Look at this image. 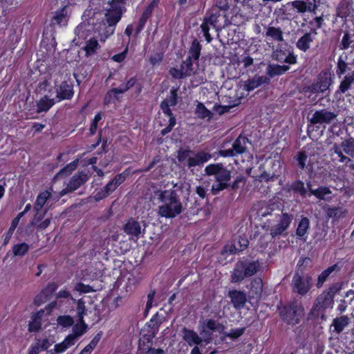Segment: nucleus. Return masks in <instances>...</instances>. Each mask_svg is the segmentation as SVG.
<instances>
[{
  "label": "nucleus",
  "instance_id": "22",
  "mask_svg": "<svg viewBox=\"0 0 354 354\" xmlns=\"http://www.w3.org/2000/svg\"><path fill=\"white\" fill-rule=\"evenodd\" d=\"M229 297L234 308L236 309L243 308L246 302L245 294L239 290L230 291Z\"/></svg>",
  "mask_w": 354,
  "mask_h": 354
},
{
  "label": "nucleus",
  "instance_id": "28",
  "mask_svg": "<svg viewBox=\"0 0 354 354\" xmlns=\"http://www.w3.org/2000/svg\"><path fill=\"white\" fill-rule=\"evenodd\" d=\"M55 102L54 98H50L47 95H44L37 103V113L46 112Z\"/></svg>",
  "mask_w": 354,
  "mask_h": 354
},
{
  "label": "nucleus",
  "instance_id": "54",
  "mask_svg": "<svg viewBox=\"0 0 354 354\" xmlns=\"http://www.w3.org/2000/svg\"><path fill=\"white\" fill-rule=\"evenodd\" d=\"M57 322L64 327H68L73 324V319L70 316H59L57 318Z\"/></svg>",
  "mask_w": 354,
  "mask_h": 354
},
{
  "label": "nucleus",
  "instance_id": "7",
  "mask_svg": "<svg viewBox=\"0 0 354 354\" xmlns=\"http://www.w3.org/2000/svg\"><path fill=\"white\" fill-rule=\"evenodd\" d=\"M312 284V277L308 274L300 276L298 274H295L292 278V285L293 290L301 295H306L311 288Z\"/></svg>",
  "mask_w": 354,
  "mask_h": 354
},
{
  "label": "nucleus",
  "instance_id": "23",
  "mask_svg": "<svg viewBox=\"0 0 354 354\" xmlns=\"http://www.w3.org/2000/svg\"><path fill=\"white\" fill-rule=\"evenodd\" d=\"M73 337L67 336L62 342L55 345L53 349L48 351L49 354H60L64 352L67 348L74 345Z\"/></svg>",
  "mask_w": 354,
  "mask_h": 354
},
{
  "label": "nucleus",
  "instance_id": "63",
  "mask_svg": "<svg viewBox=\"0 0 354 354\" xmlns=\"http://www.w3.org/2000/svg\"><path fill=\"white\" fill-rule=\"evenodd\" d=\"M156 6V2L153 1L151 2L147 8L143 11L142 15L141 16L142 19H145V20H147V19L151 16L152 10Z\"/></svg>",
  "mask_w": 354,
  "mask_h": 354
},
{
  "label": "nucleus",
  "instance_id": "39",
  "mask_svg": "<svg viewBox=\"0 0 354 354\" xmlns=\"http://www.w3.org/2000/svg\"><path fill=\"white\" fill-rule=\"evenodd\" d=\"M78 164V160H75L71 163L68 164L65 167H64L60 171L56 174L54 177V180L58 178L59 176H66L69 175L73 171H74Z\"/></svg>",
  "mask_w": 354,
  "mask_h": 354
},
{
  "label": "nucleus",
  "instance_id": "31",
  "mask_svg": "<svg viewBox=\"0 0 354 354\" xmlns=\"http://www.w3.org/2000/svg\"><path fill=\"white\" fill-rule=\"evenodd\" d=\"M117 187L110 181L106 186L101 189L94 196V199L96 201H99L106 197L116 189Z\"/></svg>",
  "mask_w": 354,
  "mask_h": 354
},
{
  "label": "nucleus",
  "instance_id": "29",
  "mask_svg": "<svg viewBox=\"0 0 354 354\" xmlns=\"http://www.w3.org/2000/svg\"><path fill=\"white\" fill-rule=\"evenodd\" d=\"M68 6H64L62 10L56 12L53 18V23L59 26H65L68 21Z\"/></svg>",
  "mask_w": 354,
  "mask_h": 354
},
{
  "label": "nucleus",
  "instance_id": "55",
  "mask_svg": "<svg viewBox=\"0 0 354 354\" xmlns=\"http://www.w3.org/2000/svg\"><path fill=\"white\" fill-rule=\"evenodd\" d=\"M169 72L170 74L175 78H183L189 75L187 71H182L181 67H180V68H172Z\"/></svg>",
  "mask_w": 354,
  "mask_h": 354
},
{
  "label": "nucleus",
  "instance_id": "32",
  "mask_svg": "<svg viewBox=\"0 0 354 354\" xmlns=\"http://www.w3.org/2000/svg\"><path fill=\"white\" fill-rule=\"evenodd\" d=\"M100 48V45L99 44L97 40L94 37L89 39L86 42V45L84 47V50H85L86 55L87 57L93 55Z\"/></svg>",
  "mask_w": 354,
  "mask_h": 354
},
{
  "label": "nucleus",
  "instance_id": "27",
  "mask_svg": "<svg viewBox=\"0 0 354 354\" xmlns=\"http://www.w3.org/2000/svg\"><path fill=\"white\" fill-rule=\"evenodd\" d=\"M44 315V311L40 310L32 316L31 321L28 325V330L30 332H37L40 329Z\"/></svg>",
  "mask_w": 354,
  "mask_h": 354
},
{
  "label": "nucleus",
  "instance_id": "3",
  "mask_svg": "<svg viewBox=\"0 0 354 354\" xmlns=\"http://www.w3.org/2000/svg\"><path fill=\"white\" fill-rule=\"evenodd\" d=\"M205 171L209 176H215L216 182L212 186L213 194H218L229 186L231 172L221 164H210L205 167Z\"/></svg>",
  "mask_w": 354,
  "mask_h": 354
},
{
  "label": "nucleus",
  "instance_id": "19",
  "mask_svg": "<svg viewBox=\"0 0 354 354\" xmlns=\"http://www.w3.org/2000/svg\"><path fill=\"white\" fill-rule=\"evenodd\" d=\"M315 158L312 157L308 151H303L298 153L297 162L298 166L304 169L305 168L311 170Z\"/></svg>",
  "mask_w": 354,
  "mask_h": 354
},
{
  "label": "nucleus",
  "instance_id": "36",
  "mask_svg": "<svg viewBox=\"0 0 354 354\" xmlns=\"http://www.w3.org/2000/svg\"><path fill=\"white\" fill-rule=\"evenodd\" d=\"M244 266L247 277L254 275L261 269V265L258 261L251 262L244 261Z\"/></svg>",
  "mask_w": 354,
  "mask_h": 354
},
{
  "label": "nucleus",
  "instance_id": "40",
  "mask_svg": "<svg viewBox=\"0 0 354 354\" xmlns=\"http://www.w3.org/2000/svg\"><path fill=\"white\" fill-rule=\"evenodd\" d=\"M309 225H310L309 219L306 217H303L301 219V221L298 225V227H297V229L296 231L297 235L300 237L304 236L306 234V232L309 228Z\"/></svg>",
  "mask_w": 354,
  "mask_h": 354
},
{
  "label": "nucleus",
  "instance_id": "6",
  "mask_svg": "<svg viewBox=\"0 0 354 354\" xmlns=\"http://www.w3.org/2000/svg\"><path fill=\"white\" fill-rule=\"evenodd\" d=\"M281 315L288 324L295 325L304 315V308L300 304H290L281 311Z\"/></svg>",
  "mask_w": 354,
  "mask_h": 354
},
{
  "label": "nucleus",
  "instance_id": "34",
  "mask_svg": "<svg viewBox=\"0 0 354 354\" xmlns=\"http://www.w3.org/2000/svg\"><path fill=\"white\" fill-rule=\"evenodd\" d=\"M87 329V325L84 323V319L82 320L78 319V323H77L73 328V334L69 335L68 336L73 337V341L75 343L76 339L80 336H82Z\"/></svg>",
  "mask_w": 354,
  "mask_h": 354
},
{
  "label": "nucleus",
  "instance_id": "47",
  "mask_svg": "<svg viewBox=\"0 0 354 354\" xmlns=\"http://www.w3.org/2000/svg\"><path fill=\"white\" fill-rule=\"evenodd\" d=\"M100 339V335L97 334L93 338L90 343L87 346H86L83 350H82L80 354H91L92 351L94 350V348L96 347Z\"/></svg>",
  "mask_w": 354,
  "mask_h": 354
},
{
  "label": "nucleus",
  "instance_id": "42",
  "mask_svg": "<svg viewBox=\"0 0 354 354\" xmlns=\"http://www.w3.org/2000/svg\"><path fill=\"white\" fill-rule=\"evenodd\" d=\"M201 53V46L198 41H193L189 51V56L187 59L197 60Z\"/></svg>",
  "mask_w": 354,
  "mask_h": 354
},
{
  "label": "nucleus",
  "instance_id": "59",
  "mask_svg": "<svg viewBox=\"0 0 354 354\" xmlns=\"http://www.w3.org/2000/svg\"><path fill=\"white\" fill-rule=\"evenodd\" d=\"M347 64L341 58L338 59L337 73L339 76L344 74L347 71Z\"/></svg>",
  "mask_w": 354,
  "mask_h": 354
},
{
  "label": "nucleus",
  "instance_id": "2",
  "mask_svg": "<svg viewBox=\"0 0 354 354\" xmlns=\"http://www.w3.org/2000/svg\"><path fill=\"white\" fill-rule=\"evenodd\" d=\"M270 215V218L268 219L263 223V227L266 230L270 232V235L272 237L279 236L285 232L290 226V223L293 218L292 215L286 212H281V214H273L272 212L268 209L259 213V216L265 217Z\"/></svg>",
  "mask_w": 354,
  "mask_h": 354
},
{
  "label": "nucleus",
  "instance_id": "45",
  "mask_svg": "<svg viewBox=\"0 0 354 354\" xmlns=\"http://www.w3.org/2000/svg\"><path fill=\"white\" fill-rule=\"evenodd\" d=\"M192 151L189 150V149H179L178 151V156H177L178 160L180 162L187 166L189 161V157L191 156L190 154L192 153Z\"/></svg>",
  "mask_w": 354,
  "mask_h": 354
},
{
  "label": "nucleus",
  "instance_id": "64",
  "mask_svg": "<svg viewBox=\"0 0 354 354\" xmlns=\"http://www.w3.org/2000/svg\"><path fill=\"white\" fill-rule=\"evenodd\" d=\"M127 52H128V48H126L123 52L113 55L111 57V59L116 62H119V63L122 62L126 58Z\"/></svg>",
  "mask_w": 354,
  "mask_h": 354
},
{
  "label": "nucleus",
  "instance_id": "8",
  "mask_svg": "<svg viewBox=\"0 0 354 354\" xmlns=\"http://www.w3.org/2000/svg\"><path fill=\"white\" fill-rule=\"evenodd\" d=\"M248 142V139L246 137L239 136L234 140L231 149H221L218 153L223 157H233L243 153L246 151Z\"/></svg>",
  "mask_w": 354,
  "mask_h": 354
},
{
  "label": "nucleus",
  "instance_id": "53",
  "mask_svg": "<svg viewBox=\"0 0 354 354\" xmlns=\"http://www.w3.org/2000/svg\"><path fill=\"white\" fill-rule=\"evenodd\" d=\"M77 314L79 320L84 319V316L86 314L85 302L82 299L77 302Z\"/></svg>",
  "mask_w": 354,
  "mask_h": 354
},
{
  "label": "nucleus",
  "instance_id": "56",
  "mask_svg": "<svg viewBox=\"0 0 354 354\" xmlns=\"http://www.w3.org/2000/svg\"><path fill=\"white\" fill-rule=\"evenodd\" d=\"M137 80L136 77H131L126 82H124L120 85V88L122 91L123 93L127 91L130 88L133 86L136 83Z\"/></svg>",
  "mask_w": 354,
  "mask_h": 354
},
{
  "label": "nucleus",
  "instance_id": "4",
  "mask_svg": "<svg viewBox=\"0 0 354 354\" xmlns=\"http://www.w3.org/2000/svg\"><path fill=\"white\" fill-rule=\"evenodd\" d=\"M55 203L52 194L49 191H44L41 192L36 198L34 210L36 212L32 220V224H37L44 216L45 214L51 208Z\"/></svg>",
  "mask_w": 354,
  "mask_h": 354
},
{
  "label": "nucleus",
  "instance_id": "26",
  "mask_svg": "<svg viewBox=\"0 0 354 354\" xmlns=\"http://www.w3.org/2000/svg\"><path fill=\"white\" fill-rule=\"evenodd\" d=\"M90 28V26L86 24H81L77 26L75 30V37L73 41L75 42L76 44H80L81 40H84L87 37Z\"/></svg>",
  "mask_w": 354,
  "mask_h": 354
},
{
  "label": "nucleus",
  "instance_id": "48",
  "mask_svg": "<svg viewBox=\"0 0 354 354\" xmlns=\"http://www.w3.org/2000/svg\"><path fill=\"white\" fill-rule=\"evenodd\" d=\"M122 93H124L120 87L109 90L105 95L104 102L106 104L111 103L115 99H117V95Z\"/></svg>",
  "mask_w": 354,
  "mask_h": 354
},
{
  "label": "nucleus",
  "instance_id": "60",
  "mask_svg": "<svg viewBox=\"0 0 354 354\" xmlns=\"http://www.w3.org/2000/svg\"><path fill=\"white\" fill-rule=\"evenodd\" d=\"M101 119L102 116L100 113H97L95 115L90 127V133L91 135H93L96 132L97 123Z\"/></svg>",
  "mask_w": 354,
  "mask_h": 354
},
{
  "label": "nucleus",
  "instance_id": "35",
  "mask_svg": "<svg viewBox=\"0 0 354 354\" xmlns=\"http://www.w3.org/2000/svg\"><path fill=\"white\" fill-rule=\"evenodd\" d=\"M290 4L299 13H304L305 12H315L312 8V3L308 5L304 1L295 0L290 3Z\"/></svg>",
  "mask_w": 354,
  "mask_h": 354
},
{
  "label": "nucleus",
  "instance_id": "30",
  "mask_svg": "<svg viewBox=\"0 0 354 354\" xmlns=\"http://www.w3.org/2000/svg\"><path fill=\"white\" fill-rule=\"evenodd\" d=\"M310 188V192L312 195H314L317 198L321 200L328 201L330 199L331 191L328 187H320L317 189H313L310 188V185H308Z\"/></svg>",
  "mask_w": 354,
  "mask_h": 354
},
{
  "label": "nucleus",
  "instance_id": "43",
  "mask_svg": "<svg viewBox=\"0 0 354 354\" xmlns=\"http://www.w3.org/2000/svg\"><path fill=\"white\" fill-rule=\"evenodd\" d=\"M354 81V73H348L341 82L339 89L342 93H345L349 88L351 83Z\"/></svg>",
  "mask_w": 354,
  "mask_h": 354
},
{
  "label": "nucleus",
  "instance_id": "57",
  "mask_svg": "<svg viewBox=\"0 0 354 354\" xmlns=\"http://www.w3.org/2000/svg\"><path fill=\"white\" fill-rule=\"evenodd\" d=\"M245 331V328H238L230 330V331L225 334L227 337L232 339H236L240 337Z\"/></svg>",
  "mask_w": 354,
  "mask_h": 354
},
{
  "label": "nucleus",
  "instance_id": "58",
  "mask_svg": "<svg viewBox=\"0 0 354 354\" xmlns=\"http://www.w3.org/2000/svg\"><path fill=\"white\" fill-rule=\"evenodd\" d=\"M180 67L182 71H187V73H189L188 76H190L193 74L192 62L190 59H186L185 61H183Z\"/></svg>",
  "mask_w": 354,
  "mask_h": 354
},
{
  "label": "nucleus",
  "instance_id": "17",
  "mask_svg": "<svg viewBox=\"0 0 354 354\" xmlns=\"http://www.w3.org/2000/svg\"><path fill=\"white\" fill-rule=\"evenodd\" d=\"M269 80L267 77L264 76H254L251 79H248L243 84L241 85V87L243 91L250 92L254 89L258 88L264 83H268Z\"/></svg>",
  "mask_w": 354,
  "mask_h": 354
},
{
  "label": "nucleus",
  "instance_id": "25",
  "mask_svg": "<svg viewBox=\"0 0 354 354\" xmlns=\"http://www.w3.org/2000/svg\"><path fill=\"white\" fill-rule=\"evenodd\" d=\"M263 290V281L260 278L254 279L250 286L249 297L257 299L260 297Z\"/></svg>",
  "mask_w": 354,
  "mask_h": 354
},
{
  "label": "nucleus",
  "instance_id": "50",
  "mask_svg": "<svg viewBox=\"0 0 354 354\" xmlns=\"http://www.w3.org/2000/svg\"><path fill=\"white\" fill-rule=\"evenodd\" d=\"M336 266H330L329 267L328 269L325 270L324 271H323L319 276L318 277V281H317V286L318 288L321 287L323 283H324V281H326V278L329 276V274L333 272L335 268H336Z\"/></svg>",
  "mask_w": 354,
  "mask_h": 354
},
{
  "label": "nucleus",
  "instance_id": "18",
  "mask_svg": "<svg viewBox=\"0 0 354 354\" xmlns=\"http://www.w3.org/2000/svg\"><path fill=\"white\" fill-rule=\"evenodd\" d=\"M189 157V161L187 165L188 167H194L203 165L211 158L209 153L200 151L198 153L192 152Z\"/></svg>",
  "mask_w": 354,
  "mask_h": 354
},
{
  "label": "nucleus",
  "instance_id": "44",
  "mask_svg": "<svg viewBox=\"0 0 354 354\" xmlns=\"http://www.w3.org/2000/svg\"><path fill=\"white\" fill-rule=\"evenodd\" d=\"M342 150L348 155L354 156V139L351 138L344 140L341 144Z\"/></svg>",
  "mask_w": 354,
  "mask_h": 354
},
{
  "label": "nucleus",
  "instance_id": "16",
  "mask_svg": "<svg viewBox=\"0 0 354 354\" xmlns=\"http://www.w3.org/2000/svg\"><path fill=\"white\" fill-rule=\"evenodd\" d=\"M56 93L57 102L71 99L73 95V87L72 84L66 81L62 82L61 84L56 88Z\"/></svg>",
  "mask_w": 354,
  "mask_h": 354
},
{
  "label": "nucleus",
  "instance_id": "14",
  "mask_svg": "<svg viewBox=\"0 0 354 354\" xmlns=\"http://www.w3.org/2000/svg\"><path fill=\"white\" fill-rule=\"evenodd\" d=\"M124 231L131 239L136 241L140 234H144L145 228L142 227L139 222L131 219L124 225Z\"/></svg>",
  "mask_w": 354,
  "mask_h": 354
},
{
  "label": "nucleus",
  "instance_id": "21",
  "mask_svg": "<svg viewBox=\"0 0 354 354\" xmlns=\"http://www.w3.org/2000/svg\"><path fill=\"white\" fill-rule=\"evenodd\" d=\"M181 336L189 346L199 345L203 342L196 332L185 327L181 330Z\"/></svg>",
  "mask_w": 354,
  "mask_h": 354
},
{
  "label": "nucleus",
  "instance_id": "10",
  "mask_svg": "<svg viewBox=\"0 0 354 354\" xmlns=\"http://www.w3.org/2000/svg\"><path fill=\"white\" fill-rule=\"evenodd\" d=\"M333 299L328 292L321 294L316 299L312 309L311 313L315 317L323 315V312L325 309L332 306Z\"/></svg>",
  "mask_w": 354,
  "mask_h": 354
},
{
  "label": "nucleus",
  "instance_id": "13",
  "mask_svg": "<svg viewBox=\"0 0 354 354\" xmlns=\"http://www.w3.org/2000/svg\"><path fill=\"white\" fill-rule=\"evenodd\" d=\"M88 180L87 175L84 172H79L74 175L67 184L65 189H62L60 192V196H63L68 192L76 190L84 183Z\"/></svg>",
  "mask_w": 354,
  "mask_h": 354
},
{
  "label": "nucleus",
  "instance_id": "46",
  "mask_svg": "<svg viewBox=\"0 0 354 354\" xmlns=\"http://www.w3.org/2000/svg\"><path fill=\"white\" fill-rule=\"evenodd\" d=\"M54 341L49 338L37 339L35 344L40 351H49L48 348L53 345Z\"/></svg>",
  "mask_w": 354,
  "mask_h": 354
},
{
  "label": "nucleus",
  "instance_id": "49",
  "mask_svg": "<svg viewBox=\"0 0 354 354\" xmlns=\"http://www.w3.org/2000/svg\"><path fill=\"white\" fill-rule=\"evenodd\" d=\"M196 114L201 118H211V112L202 103L197 104Z\"/></svg>",
  "mask_w": 354,
  "mask_h": 354
},
{
  "label": "nucleus",
  "instance_id": "9",
  "mask_svg": "<svg viewBox=\"0 0 354 354\" xmlns=\"http://www.w3.org/2000/svg\"><path fill=\"white\" fill-rule=\"evenodd\" d=\"M221 17L220 10H218V8H214L212 10V12L209 17L205 19L203 23L201 24V28L207 43L212 41V37L209 33V27L212 26L214 28H220L221 24H218V22Z\"/></svg>",
  "mask_w": 354,
  "mask_h": 354
},
{
  "label": "nucleus",
  "instance_id": "51",
  "mask_svg": "<svg viewBox=\"0 0 354 354\" xmlns=\"http://www.w3.org/2000/svg\"><path fill=\"white\" fill-rule=\"evenodd\" d=\"M74 290L80 294L89 293L95 291L92 286L84 284L83 283H77L74 286Z\"/></svg>",
  "mask_w": 354,
  "mask_h": 354
},
{
  "label": "nucleus",
  "instance_id": "12",
  "mask_svg": "<svg viewBox=\"0 0 354 354\" xmlns=\"http://www.w3.org/2000/svg\"><path fill=\"white\" fill-rule=\"evenodd\" d=\"M266 41L270 47L274 48V44L283 41V33L280 28L268 26L265 32Z\"/></svg>",
  "mask_w": 354,
  "mask_h": 354
},
{
  "label": "nucleus",
  "instance_id": "52",
  "mask_svg": "<svg viewBox=\"0 0 354 354\" xmlns=\"http://www.w3.org/2000/svg\"><path fill=\"white\" fill-rule=\"evenodd\" d=\"M333 149L334 150V153L337 156V158H339L338 160L339 162H346V164H348V162H351L349 158L345 156L343 154L342 148L341 147V146H337L335 145Z\"/></svg>",
  "mask_w": 354,
  "mask_h": 354
},
{
  "label": "nucleus",
  "instance_id": "62",
  "mask_svg": "<svg viewBox=\"0 0 354 354\" xmlns=\"http://www.w3.org/2000/svg\"><path fill=\"white\" fill-rule=\"evenodd\" d=\"M236 252H239V250L237 244L234 243V244L227 245L223 250V254H233Z\"/></svg>",
  "mask_w": 354,
  "mask_h": 354
},
{
  "label": "nucleus",
  "instance_id": "41",
  "mask_svg": "<svg viewBox=\"0 0 354 354\" xmlns=\"http://www.w3.org/2000/svg\"><path fill=\"white\" fill-rule=\"evenodd\" d=\"M29 248L27 243H21L13 245L12 251L14 256L23 257L28 252Z\"/></svg>",
  "mask_w": 354,
  "mask_h": 354
},
{
  "label": "nucleus",
  "instance_id": "20",
  "mask_svg": "<svg viewBox=\"0 0 354 354\" xmlns=\"http://www.w3.org/2000/svg\"><path fill=\"white\" fill-rule=\"evenodd\" d=\"M316 35L317 32L315 30H311L304 34L298 39L296 44L297 47L304 52L307 51L310 48V44L315 40Z\"/></svg>",
  "mask_w": 354,
  "mask_h": 354
},
{
  "label": "nucleus",
  "instance_id": "37",
  "mask_svg": "<svg viewBox=\"0 0 354 354\" xmlns=\"http://www.w3.org/2000/svg\"><path fill=\"white\" fill-rule=\"evenodd\" d=\"M288 70L289 66H288L269 65L267 68V74L270 77H273L282 75Z\"/></svg>",
  "mask_w": 354,
  "mask_h": 354
},
{
  "label": "nucleus",
  "instance_id": "5",
  "mask_svg": "<svg viewBox=\"0 0 354 354\" xmlns=\"http://www.w3.org/2000/svg\"><path fill=\"white\" fill-rule=\"evenodd\" d=\"M177 103V92L175 89L170 91V95L167 97L160 104L161 109L164 114L168 118L169 124L168 126L161 131L162 136L169 133L173 127L176 125V118L173 115L170 106H174Z\"/></svg>",
  "mask_w": 354,
  "mask_h": 354
},
{
  "label": "nucleus",
  "instance_id": "33",
  "mask_svg": "<svg viewBox=\"0 0 354 354\" xmlns=\"http://www.w3.org/2000/svg\"><path fill=\"white\" fill-rule=\"evenodd\" d=\"M349 319L346 316H341L333 319L332 326L337 333H340L348 324Z\"/></svg>",
  "mask_w": 354,
  "mask_h": 354
},
{
  "label": "nucleus",
  "instance_id": "61",
  "mask_svg": "<svg viewBox=\"0 0 354 354\" xmlns=\"http://www.w3.org/2000/svg\"><path fill=\"white\" fill-rule=\"evenodd\" d=\"M353 42L351 37L348 33H345L342 39V49H347Z\"/></svg>",
  "mask_w": 354,
  "mask_h": 354
},
{
  "label": "nucleus",
  "instance_id": "11",
  "mask_svg": "<svg viewBox=\"0 0 354 354\" xmlns=\"http://www.w3.org/2000/svg\"><path fill=\"white\" fill-rule=\"evenodd\" d=\"M330 84L331 79L330 75L324 73L319 76L317 82L307 87L306 91L310 93V94L324 93L328 89Z\"/></svg>",
  "mask_w": 354,
  "mask_h": 354
},
{
  "label": "nucleus",
  "instance_id": "1",
  "mask_svg": "<svg viewBox=\"0 0 354 354\" xmlns=\"http://www.w3.org/2000/svg\"><path fill=\"white\" fill-rule=\"evenodd\" d=\"M181 189V185L174 182H167L160 185L154 192L153 197L161 205L158 207V215L166 218H173L180 214L184 207L178 192Z\"/></svg>",
  "mask_w": 354,
  "mask_h": 354
},
{
  "label": "nucleus",
  "instance_id": "15",
  "mask_svg": "<svg viewBox=\"0 0 354 354\" xmlns=\"http://www.w3.org/2000/svg\"><path fill=\"white\" fill-rule=\"evenodd\" d=\"M337 117V115L332 111L322 109L316 111L310 119L313 124L329 123Z\"/></svg>",
  "mask_w": 354,
  "mask_h": 354
},
{
  "label": "nucleus",
  "instance_id": "38",
  "mask_svg": "<svg viewBox=\"0 0 354 354\" xmlns=\"http://www.w3.org/2000/svg\"><path fill=\"white\" fill-rule=\"evenodd\" d=\"M204 327L212 332L223 333L224 326L218 322L213 319H206L203 322Z\"/></svg>",
  "mask_w": 354,
  "mask_h": 354
},
{
  "label": "nucleus",
  "instance_id": "24",
  "mask_svg": "<svg viewBox=\"0 0 354 354\" xmlns=\"http://www.w3.org/2000/svg\"><path fill=\"white\" fill-rule=\"evenodd\" d=\"M247 277L245 270L244 261L238 262L232 274V281L234 283L240 282Z\"/></svg>",
  "mask_w": 354,
  "mask_h": 354
}]
</instances>
